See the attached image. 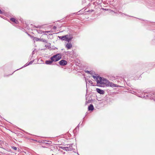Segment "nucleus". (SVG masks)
<instances>
[{
	"label": "nucleus",
	"mask_w": 155,
	"mask_h": 155,
	"mask_svg": "<svg viewBox=\"0 0 155 155\" xmlns=\"http://www.w3.org/2000/svg\"><path fill=\"white\" fill-rule=\"evenodd\" d=\"M103 83L101 85L102 87H103L110 86L113 87H117L116 84L112 82H110L108 80L104 78V80H103Z\"/></svg>",
	"instance_id": "1"
},
{
	"label": "nucleus",
	"mask_w": 155,
	"mask_h": 155,
	"mask_svg": "<svg viewBox=\"0 0 155 155\" xmlns=\"http://www.w3.org/2000/svg\"><path fill=\"white\" fill-rule=\"evenodd\" d=\"M61 58V55L59 54H58L51 57L50 59L51 60L54 61H57L60 59Z\"/></svg>",
	"instance_id": "2"
},
{
	"label": "nucleus",
	"mask_w": 155,
	"mask_h": 155,
	"mask_svg": "<svg viewBox=\"0 0 155 155\" xmlns=\"http://www.w3.org/2000/svg\"><path fill=\"white\" fill-rule=\"evenodd\" d=\"M104 80V78H102L101 77H97V83L99 84L100 86L102 87V84L103 83V81Z\"/></svg>",
	"instance_id": "3"
},
{
	"label": "nucleus",
	"mask_w": 155,
	"mask_h": 155,
	"mask_svg": "<svg viewBox=\"0 0 155 155\" xmlns=\"http://www.w3.org/2000/svg\"><path fill=\"white\" fill-rule=\"evenodd\" d=\"M71 145H70L69 147H61V148L66 151H71V147H72L71 146Z\"/></svg>",
	"instance_id": "4"
},
{
	"label": "nucleus",
	"mask_w": 155,
	"mask_h": 155,
	"mask_svg": "<svg viewBox=\"0 0 155 155\" xmlns=\"http://www.w3.org/2000/svg\"><path fill=\"white\" fill-rule=\"evenodd\" d=\"M59 64L61 66H64L67 64V61L64 60H62L59 62Z\"/></svg>",
	"instance_id": "5"
},
{
	"label": "nucleus",
	"mask_w": 155,
	"mask_h": 155,
	"mask_svg": "<svg viewBox=\"0 0 155 155\" xmlns=\"http://www.w3.org/2000/svg\"><path fill=\"white\" fill-rule=\"evenodd\" d=\"M63 38H65L66 40L68 42L70 41L71 39V38L69 37L68 35H66L65 36H63Z\"/></svg>",
	"instance_id": "6"
},
{
	"label": "nucleus",
	"mask_w": 155,
	"mask_h": 155,
	"mask_svg": "<svg viewBox=\"0 0 155 155\" xmlns=\"http://www.w3.org/2000/svg\"><path fill=\"white\" fill-rule=\"evenodd\" d=\"M96 90L97 92L100 94H103L104 93V91L103 90H101L99 88H97Z\"/></svg>",
	"instance_id": "7"
},
{
	"label": "nucleus",
	"mask_w": 155,
	"mask_h": 155,
	"mask_svg": "<svg viewBox=\"0 0 155 155\" xmlns=\"http://www.w3.org/2000/svg\"><path fill=\"white\" fill-rule=\"evenodd\" d=\"M66 47L68 49H70L72 47V45L71 43H68L66 45Z\"/></svg>",
	"instance_id": "8"
},
{
	"label": "nucleus",
	"mask_w": 155,
	"mask_h": 155,
	"mask_svg": "<svg viewBox=\"0 0 155 155\" xmlns=\"http://www.w3.org/2000/svg\"><path fill=\"white\" fill-rule=\"evenodd\" d=\"M94 106L92 104H90L88 107L89 110H94Z\"/></svg>",
	"instance_id": "9"
},
{
	"label": "nucleus",
	"mask_w": 155,
	"mask_h": 155,
	"mask_svg": "<svg viewBox=\"0 0 155 155\" xmlns=\"http://www.w3.org/2000/svg\"><path fill=\"white\" fill-rule=\"evenodd\" d=\"M54 61H52V60H49V61H45V63L47 64H51Z\"/></svg>",
	"instance_id": "10"
},
{
	"label": "nucleus",
	"mask_w": 155,
	"mask_h": 155,
	"mask_svg": "<svg viewBox=\"0 0 155 155\" xmlns=\"http://www.w3.org/2000/svg\"><path fill=\"white\" fill-rule=\"evenodd\" d=\"M10 20L12 21L15 22L16 24H17L18 22V21L14 18H12Z\"/></svg>",
	"instance_id": "11"
},
{
	"label": "nucleus",
	"mask_w": 155,
	"mask_h": 155,
	"mask_svg": "<svg viewBox=\"0 0 155 155\" xmlns=\"http://www.w3.org/2000/svg\"><path fill=\"white\" fill-rule=\"evenodd\" d=\"M52 31H45L43 32V33H51Z\"/></svg>",
	"instance_id": "12"
},
{
	"label": "nucleus",
	"mask_w": 155,
	"mask_h": 155,
	"mask_svg": "<svg viewBox=\"0 0 155 155\" xmlns=\"http://www.w3.org/2000/svg\"><path fill=\"white\" fill-rule=\"evenodd\" d=\"M12 148L14 150H17V148L15 147H12Z\"/></svg>",
	"instance_id": "13"
},
{
	"label": "nucleus",
	"mask_w": 155,
	"mask_h": 155,
	"mask_svg": "<svg viewBox=\"0 0 155 155\" xmlns=\"http://www.w3.org/2000/svg\"><path fill=\"white\" fill-rule=\"evenodd\" d=\"M97 77H98V76L96 77V76H94V75H93V76H92V77H93V78L94 79H96V80H97Z\"/></svg>",
	"instance_id": "14"
},
{
	"label": "nucleus",
	"mask_w": 155,
	"mask_h": 155,
	"mask_svg": "<svg viewBox=\"0 0 155 155\" xmlns=\"http://www.w3.org/2000/svg\"><path fill=\"white\" fill-rule=\"evenodd\" d=\"M53 28L54 29H56V27L55 26H54L53 27Z\"/></svg>",
	"instance_id": "15"
},
{
	"label": "nucleus",
	"mask_w": 155,
	"mask_h": 155,
	"mask_svg": "<svg viewBox=\"0 0 155 155\" xmlns=\"http://www.w3.org/2000/svg\"><path fill=\"white\" fill-rule=\"evenodd\" d=\"M62 39L63 40H65V38H63V37H62Z\"/></svg>",
	"instance_id": "16"
},
{
	"label": "nucleus",
	"mask_w": 155,
	"mask_h": 155,
	"mask_svg": "<svg viewBox=\"0 0 155 155\" xmlns=\"http://www.w3.org/2000/svg\"><path fill=\"white\" fill-rule=\"evenodd\" d=\"M86 72L88 73H90V72L89 71H86Z\"/></svg>",
	"instance_id": "17"
},
{
	"label": "nucleus",
	"mask_w": 155,
	"mask_h": 155,
	"mask_svg": "<svg viewBox=\"0 0 155 155\" xmlns=\"http://www.w3.org/2000/svg\"><path fill=\"white\" fill-rule=\"evenodd\" d=\"M50 151L51 153H52L53 151V150H52L51 149L50 150Z\"/></svg>",
	"instance_id": "18"
},
{
	"label": "nucleus",
	"mask_w": 155,
	"mask_h": 155,
	"mask_svg": "<svg viewBox=\"0 0 155 155\" xmlns=\"http://www.w3.org/2000/svg\"><path fill=\"white\" fill-rule=\"evenodd\" d=\"M2 13V12L0 9V14H1Z\"/></svg>",
	"instance_id": "19"
}]
</instances>
